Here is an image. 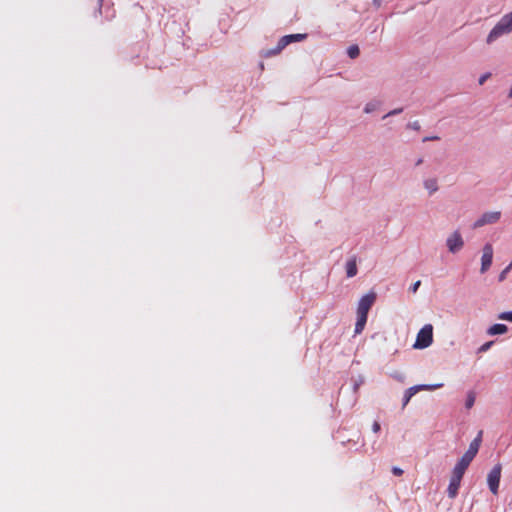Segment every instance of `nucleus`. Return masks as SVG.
<instances>
[{"label":"nucleus","instance_id":"f257e3e1","mask_svg":"<svg viewBox=\"0 0 512 512\" xmlns=\"http://www.w3.org/2000/svg\"><path fill=\"white\" fill-rule=\"evenodd\" d=\"M511 32H512V11L501 17V19L497 22V24L492 28V30L488 34L486 42H487V44H491L495 40L500 38L501 36L509 34Z\"/></svg>","mask_w":512,"mask_h":512},{"label":"nucleus","instance_id":"f03ea898","mask_svg":"<svg viewBox=\"0 0 512 512\" xmlns=\"http://www.w3.org/2000/svg\"><path fill=\"white\" fill-rule=\"evenodd\" d=\"M433 342V326L431 324L424 325L417 334L416 341L413 345L415 349H424L429 347Z\"/></svg>","mask_w":512,"mask_h":512},{"label":"nucleus","instance_id":"7ed1b4c3","mask_svg":"<svg viewBox=\"0 0 512 512\" xmlns=\"http://www.w3.org/2000/svg\"><path fill=\"white\" fill-rule=\"evenodd\" d=\"M307 37V34H290V35H285L283 37L280 38V40L278 41L277 43V46L272 49V50H269L265 53L266 56H272V55H277L279 54L287 45H289L290 43L292 42H299V41H302L304 39H306Z\"/></svg>","mask_w":512,"mask_h":512},{"label":"nucleus","instance_id":"20e7f679","mask_svg":"<svg viewBox=\"0 0 512 512\" xmlns=\"http://www.w3.org/2000/svg\"><path fill=\"white\" fill-rule=\"evenodd\" d=\"M501 471H502L501 464H497L491 469V471L489 472L488 477H487L489 489L494 495L498 494V488H499V483H500V478H501Z\"/></svg>","mask_w":512,"mask_h":512},{"label":"nucleus","instance_id":"39448f33","mask_svg":"<svg viewBox=\"0 0 512 512\" xmlns=\"http://www.w3.org/2000/svg\"><path fill=\"white\" fill-rule=\"evenodd\" d=\"M376 297L377 295L374 291H370L364 295L358 303L357 314L368 315L369 310L376 301Z\"/></svg>","mask_w":512,"mask_h":512},{"label":"nucleus","instance_id":"423d86ee","mask_svg":"<svg viewBox=\"0 0 512 512\" xmlns=\"http://www.w3.org/2000/svg\"><path fill=\"white\" fill-rule=\"evenodd\" d=\"M500 217L501 212L499 211L486 212L473 224V228H479L486 224L496 223Z\"/></svg>","mask_w":512,"mask_h":512},{"label":"nucleus","instance_id":"0eeeda50","mask_svg":"<svg viewBox=\"0 0 512 512\" xmlns=\"http://www.w3.org/2000/svg\"><path fill=\"white\" fill-rule=\"evenodd\" d=\"M493 259V247L490 243H487L483 247V253L481 257V273H485L491 266Z\"/></svg>","mask_w":512,"mask_h":512},{"label":"nucleus","instance_id":"6e6552de","mask_svg":"<svg viewBox=\"0 0 512 512\" xmlns=\"http://www.w3.org/2000/svg\"><path fill=\"white\" fill-rule=\"evenodd\" d=\"M464 245L461 234L458 231H455L448 239H447V247L451 253L458 252Z\"/></svg>","mask_w":512,"mask_h":512},{"label":"nucleus","instance_id":"1a4fd4ad","mask_svg":"<svg viewBox=\"0 0 512 512\" xmlns=\"http://www.w3.org/2000/svg\"><path fill=\"white\" fill-rule=\"evenodd\" d=\"M442 386H443V383H438V384H433V385H427V384L416 385V386H413V387H410L409 389H407L405 393H407V395L412 398L417 392H419L421 390L432 391V390L441 388Z\"/></svg>","mask_w":512,"mask_h":512},{"label":"nucleus","instance_id":"9d476101","mask_svg":"<svg viewBox=\"0 0 512 512\" xmlns=\"http://www.w3.org/2000/svg\"><path fill=\"white\" fill-rule=\"evenodd\" d=\"M461 480H462V478H460V477H457L454 475L451 476L450 483H449V486L447 489L448 496L450 498H455L456 495L458 494Z\"/></svg>","mask_w":512,"mask_h":512},{"label":"nucleus","instance_id":"9b49d317","mask_svg":"<svg viewBox=\"0 0 512 512\" xmlns=\"http://www.w3.org/2000/svg\"><path fill=\"white\" fill-rule=\"evenodd\" d=\"M357 271L358 270H357L356 257H352L346 263L347 277H349V278L354 277L357 274Z\"/></svg>","mask_w":512,"mask_h":512},{"label":"nucleus","instance_id":"f8f14e48","mask_svg":"<svg viewBox=\"0 0 512 512\" xmlns=\"http://www.w3.org/2000/svg\"><path fill=\"white\" fill-rule=\"evenodd\" d=\"M468 467L469 464L459 460L452 471V475L463 478V475Z\"/></svg>","mask_w":512,"mask_h":512},{"label":"nucleus","instance_id":"ddd939ff","mask_svg":"<svg viewBox=\"0 0 512 512\" xmlns=\"http://www.w3.org/2000/svg\"><path fill=\"white\" fill-rule=\"evenodd\" d=\"M367 317H368V315L357 314V321L355 324V331H354L355 334L362 333V331L364 330V327L366 325V322H367Z\"/></svg>","mask_w":512,"mask_h":512},{"label":"nucleus","instance_id":"4468645a","mask_svg":"<svg viewBox=\"0 0 512 512\" xmlns=\"http://www.w3.org/2000/svg\"><path fill=\"white\" fill-rule=\"evenodd\" d=\"M367 317H368V315L357 314V321L355 324V331H354L355 334L362 333V331L364 330V327L366 325V322H367Z\"/></svg>","mask_w":512,"mask_h":512},{"label":"nucleus","instance_id":"2eb2a0df","mask_svg":"<svg viewBox=\"0 0 512 512\" xmlns=\"http://www.w3.org/2000/svg\"><path fill=\"white\" fill-rule=\"evenodd\" d=\"M482 434H483V431H479L478 432V435L474 438V440L470 443L469 445V448L468 450L473 452L474 454L477 455L478 451H479V448L481 446V442H482Z\"/></svg>","mask_w":512,"mask_h":512},{"label":"nucleus","instance_id":"dca6fc26","mask_svg":"<svg viewBox=\"0 0 512 512\" xmlns=\"http://www.w3.org/2000/svg\"><path fill=\"white\" fill-rule=\"evenodd\" d=\"M508 330L507 326L504 324H494L488 330L487 333L491 336L504 334Z\"/></svg>","mask_w":512,"mask_h":512},{"label":"nucleus","instance_id":"f3484780","mask_svg":"<svg viewBox=\"0 0 512 512\" xmlns=\"http://www.w3.org/2000/svg\"><path fill=\"white\" fill-rule=\"evenodd\" d=\"M424 187L429 191L430 194L435 193L438 190L437 179L430 178L424 181Z\"/></svg>","mask_w":512,"mask_h":512},{"label":"nucleus","instance_id":"a211bd4d","mask_svg":"<svg viewBox=\"0 0 512 512\" xmlns=\"http://www.w3.org/2000/svg\"><path fill=\"white\" fill-rule=\"evenodd\" d=\"M347 53L350 58L354 59L359 56V53H360L359 47L357 45H351L348 48Z\"/></svg>","mask_w":512,"mask_h":512},{"label":"nucleus","instance_id":"6ab92c4d","mask_svg":"<svg viewBox=\"0 0 512 512\" xmlns=\"http://www.w3.org/2000/svg\"><path fill=\"white\" fill-rule=\"evenodd\" d=\"M476 454H474L473 452L467 450L464 455L461 457L460 460H462L463 462L467 463L470 465V463L473 461V459L475 458Z\"/></svg>","mask_w":512,"mask_h":512},{"label":"nucleus","instance_id":"aec40b11","mask_svg":"<svg viewBox=\"0 0 512 512\" xmlns=\"http://www.w3.org/2000/svg\"><path fill=\"white\" fill-rule=\"evenodd\" d=\"M474 403H475V395L473 392H470L467 396L465 406L467 409H470V408H472Z\"/></svg>","mask_w":512,"mask_h":512},{"label":"nucleus","instance_id":"412c9836","mask_svg":"<svg viewBox=\"0 0 512 512\" xmlns=\"http://www.w3.org/2000/svg\"><path fill=\"white\" fill-rule=\"evenodd\" d=\"M493 343H494L493 341H488V342L484 343L483 345H481L479 347L478 352L483 353V352L488 351L491 348V346L493 345Z\"/></svg>","mask_w":512,"mask_h":512},{"label":"nucleus","instance_id":"4be33fe9","mask_svg":"<svg viewBox=\"0 0 512 512\" xmlns=\"http://www.w3.org/2000/svg\"><path fill=\"white\" fill-rule=\"evenodd\" d=\"M501 320H506L512 322V311L509 312H503L498 316Z\"/></svg>","mask_w":512,"mask_h":512},{"label":"nucleus","instance_id":"5701e85b","mask_svg":"<svg viewBox=\"0 0 512 512\" xmlns=\"http://www.w3.org/2000/svg\"><path fill=\"white\" fill-rule=\"evenodd\" d=\"M420 285H421V281H420V280H418V281H416V282H415V283L410 287V290H411L413 293H415V292L418 290V288H419V286H420Z\"/></svg>","mask_w":512,"mask_h":512},{"label":"nucleus","instance_id":"b1692460","mask_svg":"<svg viewBox=\"0 0 512 512\" xmlns=\"http://www.w3.org/2000/svg\"><path fill=\"white\" fill-rule=\"evenodd\" d=\"M490 77V73H486L479 78V84L483 85L485 81Z\"/></svg>","mask_w":512,"mask_h":512},{"label":"nucleus","instance_id":"393cba45","mask_svg":"<svg viewBox=\"0 0 512 512\" xmlns=\"http://www.w3.org/2000/svg\"><path fill=\"white\" fill-rule=\"evenodd\" d=\"M392 473L396 476H401L403 474V470L399 467H394L392 469Z\"/></svg>","mask_w":512,"mask_h":512},{"label":"nucleus","instance_id":"a878e982","mask_svg":"<svg viewBox=\"0 0 512 512\" xmlns=\"http://www.w3.org/2000/svg\"><path fill=\"white\" fill-rule=\"evenodd\" d=\"M372 430H373L375 433H377V432H379V431H380V424H379V422L375 421V422L373 423V425H372Z\"/></svg>","mask_w":512,"mask_h":512},{"label":"nucleus","instance_id":"bb28decb","mask_svg":"<svg viewBox=\"0 0 512 512\" xmlns=\"http://www.w3.org/2000/svg\"><path fill=\"white\" fill-rule=\"evenodd\" d=\"M411 397L407 395V393H405L404 395V399H403V408L409 403Z\"/></svg>","mask_w":512,"mask_h":512},{"label":"nucleus","instance_id":"cd10ccee","mask_svg":"<svg viewBox=\"0 0 512 512\" xmlns=\"http://www.w3.org/2000/svg\"><path fill=\"white\" fill-rule=\"evenodd\" d=\"M439 137L438 136H429V137H425L423 139V142H426V141H433V140H438Z\"/></svg>","mask_w":512,"mask_h":512},{"label":"nucleus","instance_id":"c85d7f7f","mask_svg":"<svg viewBox=\"0 0 512 512\" xmlns=\"http://www.w3.org/2000/svg\"><path fill=\"white\" fill-rule=\"evenodd\" d=\"M401 111H402V109H395V110H393V111L389 112L388 114H386V115L384 116V118H385V117H388V116H391V115H394V114H397V113H400Z\"/></svg>","mask_w":512,"mask_h":512},{"label":"nucleus","instance_id":"c756f323","mask_svg":"<svg viewBox=\"0 0 512 512\" xmlns=\"http://www.w3.org/2000/svg\"><path fill=\"white\" fill-rule=\"evenodd\" d=\"M508 271H509V270H506V268H505V269L501 272L500 277H499V278H500V281H502V280L505 278V275H506V273H507Z\"/></svg>","mask_w":512,"mask_h":512},{"label":"nucleus","instance_id":"7c9ffc66","mask_svg":"<svg viewBox=\"0 0 512 512\" xmlns=\"http://www.w3.org/2000/svg\"><path fill=\"white\" fill-rule=\"evenodd\" d=\"M364 111H365L366 113H369V112H371V111H372V108L370 107V105H369V104H367V105H366V107H365Z\"/></svg>","mask_w":512,"mask_h":512},{"label":"nucleus","instance_id":"2f4dec72","mask_svg":"<svg viewBox=\"0 0 512 512\" xmlns=\"http://www.w3.org/2000/svg\"><path fill=\"white\" fill-rule=\"evenodd\" d=\"M412 127H413L414 129H419V123H418V122H414V123L412 124Z\"/></svg>","mask_w":512,"mask_h":512},{"label":"nucleus","instance_id":"473e14b6","mask_svg":"<svg viewBox=\"0 0 512 512\" xmlns=\"http://www.w3.org/2000/svg\"><path fill=\"white\" fill-rule=\"evenodd\" d=\"M422 162H423V159H422V158H420V159H418V161L416 162V165H420V164H422Z\"/></svg>","mask_w":512,"mask_h":512},{"label":"nucleus","instance_id":"72a5a7b5","mask_svg":"<svg viewBox=\"0 0 512 512\" xmlns=\"http://www.w3.org/2000/svg\"><path fill=\"white\" fill-rule=\"evenodd\" d=\"M512 268V262L506 267V270H510Z\"/></svg>","mask_w":512,"mask_h":512},{"label":"nucleus","instance_id":"f704fd0d","mask_svg":"<svg viewBox=\"0 0 512 512\" xmlns=\"http://www.w3.org/2000/svg\"><path fill=\"white\" fill-rule=\"evenodd\" d=\"M380 2L381 0H374V3L377 4L378 6L380 5Z\"/></svg>","mask_w":512,"mask_h":512}]
</instances>
